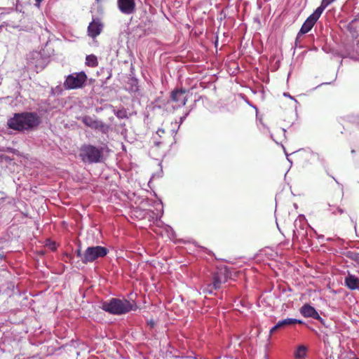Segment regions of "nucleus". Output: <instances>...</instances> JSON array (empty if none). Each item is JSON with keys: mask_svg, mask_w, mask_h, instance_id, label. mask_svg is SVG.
<instances>
[{"mask_svg": "<svg viewBox=\"0 0 359 359\" xmlns=\"http://www.w3.org/2000/svg\"><path fill=\"white\" fill-rule=\"evenodd\" d=\"M19 26L18 23L15 20H9L8 22H4L1 27H11L13 28L18 27Z\"/></svg>", "mask_w": 359, "mask_h": 359, "instance_id": "nucleus-20", "label": "nucleus"}, {"mask_svg": "<svg viewBox=\"0 0 359 359\" xmlns=\"http://www.w3.org/2000/svg\"><path fill=\"white\" fill-rule=\"evenodd\" d=\"M87 76L83 72L69 74L65 83L64 86L66 89H76L81 88L86 81Z\"/></svg>", "mask_w": 359, "mask_h": 359, "instance_id": "nucleus-6", "label": "nucleus"}, {"mask_svg": "<svg viewBox=\"0 0 359 359\" xmlns=\"http://www.w3.org/2000/svg\"><path fill=\"white\" fill-rule=\"evenodd\" d=\"M82 122L91 128L97 129L102 126V123L90 116H86L82 118Z\"/></svg>", "mask_w": 359, "mask_h": 359, "instance_id": "nucleus-14", "label": "nucleus"}, {"mask_svg": "<svg viewBox=\"0 0 359 359\" xmlns=\"http://www.w3.org/2000/svg\"><path fill=\"white\" fill-rule=\"evenodd\" d=\"M43 1V0H36V5L37 6H40L41 2V1Z\"/></svg>", "mask_w": 359, "mask_h": 359, "instance_id": "nucleus-23", "label": "nucleus"}, {"mask_svg": "<svg viewBox=\"0 0 359 359\" xmlns=\"http://www.w3.org/2000/svg\"><path fill=\"white\" fill-rule=\"evenodd\" d=\"M186 90L184 89H180L174 90L171 95V99L176 103V107H180L184 106L187 103V98L186 96Z\"/></svg>", "mask_w": 359, "mask_h": 359, "instance_id": "nucleus-9", "label": "nucleus"}, {"mask_svg": "<svg viewBox=\"0 0 359 359\" xmlns=\"http://www.w3.org/2000/svg\"><path fill=\"white\" fill-rule=\"evenodd\" d=\"M345 285L351 290L359 288V278L355 276L348 273L345 277Z\"/></svg>", "mask_w": 359, "mask_h": 359, "instance_id": "nucleus-13", "label": "nucleus"}, {"mask_svg": "<svg viewBox=\"0 0 359 359\" xmlns=\"http://www.w3.org/2000/svg\"><path fill=\"white\" fill-rule=\"evenodd\" d=\"M165 133L164 130L163 129H161V128H159L158 129V130L156 131V134L158 135V136H161L162 134H163Z\"/></svg>", "mask_w": 359, "mask_h": 359, "instance_id": "nucleus-21", "label": "nucleus"}, {"mask_svg": "<svg viewBox=\"0 0 359 359\" xmlns=\"http://www.w3.org/2000/svg\"><path fill=\"white\" fill-rule=\"evenodd\" d=\"M284 96L289 97H290L291 99H293L292 96H290L289 94L285 93H284Z\"/></svg>", "mask_w": 359, "mask_h": 359, "instance_id": "nucleus-24", "label": "nucleus"}, {"mask_svg": "<svg viewBox=\"0 0 359 359\" xmlns=\"http://www.w3.org/2000/svg\"><path fill=\"white\" fill-rule=\"evenodd\" d=\"M0 11H1V12L0 13V18H1L5 14H9L12 13V19L15 20L16 17H18L19 15L16 12H13V10L12 8H0Z\"/></svg>", "mask_w": 359, "mask_h": 359, "instance_id": "nucleus-19", "label": "nucleus"}, {"mask_svg": "<svg viewBox=\"0 0 359 359\" xmlns=\"http://www.w3.org/2000/svg\"><path fill=\"white\" fill-rule=\"evenodd\" d=\"M228 278V271L226 268L218 270L213 275L212 282L203 289V292L212 294L214 290L221 288L222 285L227 281Z\"/></svg>", "mask_w": 359, "mask_h": 359, "instance_id": "nucleus-5", "label": "nucleus"}, {"mask_svg": "<svg viewBox=\"0 0 359 359\" xmlns=\"http://www.w3.org/2000/svg\"><path fill=\"white\" fill-rule=\"evenodd\" d=\"M320 15H321L315 10L302 25L298 33V36L308 33L312 29Z\"/></svg>", "mask_w": 359, "mask_h": 359, "instance_id": "nucleus-7", "label": "nucleus"}, {"mask_svg": "<svg viewBox=\"0 0 359 359\" xmlns=\"http://www.w3.org/2000/svg\"><path fill=\"white\" fill-rule=\"evenodd\" d=\"M41 123L39 116L35 112L16 113L8 120L9 128L20 131L29 132L34 130Z\"/></svg>", "mask_w": 359, "mask_h": 359, "instance_id": "nucleus-1", "label": "nucleus"}, {"mask_svg": "<svg viewBox=\"0 0 359 359\" xmlns=\"http://www.w3.org/2000/svg\"><path fill=\"white\" fill-rule=\"evenodd\" d=\"M83 253L81 252V250H77L76 255H77V257L81 258V261H82V256H83Z\"/></svg>", "mask_w": 359, "mask_h": 359, "instance_id": "nucleus-22", "label": "nucleus"}, {"mask_svg": "<svg viewBox=\"0 0 359 359\" xmlns=\"http://www.w3.org/2000/svg\"><path fill=\"white\" fill-rule=\"evenodd\" d=\"M294 229L293 230L294 237H298L301 234L300 231L297 229V226H299L302 229V226L306 224V218L304 215H299L298 218L294 221Z\"/></svg>", "mask_w": 359, "mask_h": 359, "instance_id": "nucleus-15", "label": "nucleus"}, {"mask_svg": "<svg viewBox=\"0 0 359 359\" xmlns=\"http://www.w3.org/2000/svg\"><path fill=\"white\" fill-rule=\"evenodd\" d=\"M300 313L305 318H312L320 322L323 321V318L320 316L317 311L309 304H304L302 306Z\"/></svg>", "mask_w": 359, "mask_h": 359, "instance_id": "nucleus-11", "label": "nucleus"}, {"mask_svg": "<svg viewBox=\"0 0 359 359\" xmlns=\"http://www.w3.org/2000/svg\"><path fill=\"white\" fill-rule=\"evenodd\" d=\"M307 352V347L304 345H300L297 347L294 356L297 359H303L305 358Z\"/></svg>", "mask_w": 359, "mask_h": 359, "instance_id": "nucleus-16", "label": "nucleus"}, {"mask_svg": "<svg viewBox=\"0 0 359 359\" xmlns=\"http://www.w3.org/2000/svg\"><path fill=\"white\" fill-rule=\"evenodd\" d=\"M101 308L109 313L121 315L135 310L136 306L126 299L113 298L109 302H104L102 304Z\"/></svg>", "mask_w": 359, "mask_h": 359, "instance_id": "nucleus-2", "label": "nucleus"}, {"mask_svg": "<svg viewBox=\"0 0 359 359\" xmlns=\"http://www.w3.org/2000/svg\"><path fill=\"white\" fill-rule=\"evenodd\" d=\"M102 28L103 25L99 19L93 20L88 27V36L95 38L101 33Z\"/></svg>", "mask_w": 359, "mask_h": 359, "instance_id": "nucleus-10", "label": "nucleus"}, {"mask_svg": "<svg viewBox=\"0 0 359 359\" xmlns=\"http://www.w3.org/2000/svg\"><path fill=\"white\" fill-rule=\"evenodd\" d=\"M335 0H322L320 6L318 7L316 11L319 13L320 15L323 13V11L332 2Z\"/></svg>", "mask_w": 359, "mask_h": 359, "instance_id": "nucleus-18", "label": "nucleus"}, {"mask_svg": "<svg viewBox=\"0 0 359 359\" xmlns=\"http://www.w3.org/2000/svg\"><path fill=\"white\" fill-rule=\"evenodd\" d=\"M186 118V116H184L182 117V118H181V122H182V121L184 120V118Z\"/></svg>", "mask_w": 359, "mask_h": 359, "instance_id": "nucleus-25", "label": "nucleus"}, {"mask_svg": "<svg viewBox=\"0 0 359 359\" xmlns=\"http://www.w3.org/2000/svg\"><path fill=\"white\" fill-rule=\"evenodd\" d=\"M108 253V250L102 246L88 247L82 256V262L87 264L93 262L98 258L105 257Z\"/></svg>", "mask_w": 359, "mask_h": 359, "instance_id": "nucleus-4", "label": "nucleus"}, {"mask_svg": "<svg viewBox=\"0 0 359 359\" xmlns=\"http://www.w3.org/2000/svg\"><path fill=\"white\" fill-rule=\"evenodd\" d=\"M79 156L83 162L97 163L102 159V149L90 144H84L80 149Z\"/></svg>", "mask_w": 359, "mask_h": 359, "instance_id": "nucleus-3", "label": "nucleus"}, {"mask_svg": "<svg viewBox=\"0 0 359 359\" xmlns=\"http://www.w3.org/2000/svg\"><path fill=\"white\" fill-rule=\"evenodd\" d=\"M339 212L340 213H342V212H343V210H342L341 209H339Z\"/></svg>", "mask_w": 359, "mask_h": 359, "instance_id": "nucleus-26", "label": "nucleus"}, {"mask_svg": "<svg viewBox=\"0 0 359 359\" xmlns=\"http://www.w3.org/2000/svg\"><path fill=\"white\" fill-rule=\"evenodd\" d=\"M302 324L303 321L301 320H298L296 318H285L281 320H279L271 330L270 332L273 333L278 329H280L287 326L292 325L294 324Z\"/></svg>", "mask_w": 359, "mask_h": 359, "instance_id": "nucleus-12", "label": "nucleus"}, {"mask_svg": "<svg viewBox=\"0 0 359 359\" xmlns=\"http://www.w3.org/2000/svg\"><path fill=\"white\" fill-rule=\"evenodd\" d=\"M86 65L89 67H96L98 65L97 57L94 55H87L86 57Z\"/></svg>", "mask_w": 359, "mask_h": 359, "instance_id": "nucleus-17", "label": "nucleus"}, {"mask_svg": "<svg viewBox=\"0 0 359 359\" xmlns=\"http://www.w3.org/2000/svg\"><path fill=\"white\" fill-rule=\"evenodd\" d=\"M117 4L120 11L126 15H130L135 11V3L134 0H117Z\"/></svg>", "mask_w": 359, "mask_h": 359, "instance_id": "nucleus-8", "label": "nucleus"}]
</instances>
